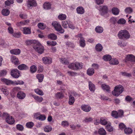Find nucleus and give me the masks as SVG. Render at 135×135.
<instances>
[{
    "mask_svg": "<svg viewBox=\"0 0 135 135\" xmlns=\"http://www.w3.org/2000/svg\"><path fill=\"white\" fill-rule=\"evenodd\" d=\"M5 4L7 6H9L11 4H12L14 3L13 0H7L5 2Z\"/></svg>",
    "mask_w": 135,
    "mask_h": 135,
    "instance_id": "nucleus-49",
    "label": "nucleus"
},
{
    "mask_svg": "<svg viewBox=\"0 0 135 135\" xmlns=\"http://www.w3.org/2000/svg\"><path fill=\"white\" fill-rule=\"evenodd\" d=\"M80 46L82 47H84L85 45V40L84 39L80 40Z\"/></svg>",
    "mask_w": 135,
    "mask_h": 135,
    "instance_id": "nucleus-50",
    "label": "nucleus"
},
{
    "mask_svg": "<svg viewBox=\"0 0 135 135\" xmlns=\"http://www.w3.org/2000/svg\"><path fill=\"white\" fill-rule=\"evenodd\" d=\"M94 73V70L93 68H90L87 71V73L89 76H92Z\"/></svg>",
    "mask_w": 135,
    "mask_h": 135,
    "instance_id": "nucleus-25",
    "label": "nucleus"
},
{
    "mask_svg": "<svg viewBox=\"0 0 135 135\" xmlns=\"http://www.w3.org/2000/svg\"><path fill=\"white\" fill-rule=\"evenodd\" d=\"M44 8L45 9H49L51 8V5L49 2H45L43 5Z\"/></svg>",
    "mask_w": 135,
    "mask_h": 135,
    "instance_id": "nucleus-30",
    "label": "nucleus"
},
{
    "mask_svg": "<svg viewBox=\"0 0 135 135\" xmlns=\"http://www.w3.org/2000/svg\"><path fill=\"white\" fill-rule=\"evenodd\" d=\"M55 97L56 98L58 99H62L63 97V95L62 93L58 92L56 93L55 95Z\"/></svg>",
    "mask_w": 135,
    "mask_h": 135,
    "instance_id": "nucleus-36",
    "label": "nucleus"
},
{
    "mask_svg": "<svg viewBox=\"0 0 135 135\" xmlns=\"http://www.w3.org/2000/svg\"><path fill=\"white\" fill-rule=\"evenodd\" d=\"M45 119L46 117L44 115L40 114L38 119L42 121L44 120Z\"/></svg>",
    "mask_w": 135,
    "mask_h": 135,
    "instance_id": "nucleus-63",
    "label": "nucleus"
},
{
    "mask_svg": "<svg viewBox=\"0 0 135 135\" xmlns=\"http://www.w3.org/2000/svg\"><path fill=\"white\" fill-rule=\"evenodd\" d=\"M16 128L18 130L20 131H22L23 129V126L21 124H18L16 126Z\"/></svg>",
    "mask_w": 135,
    "mask_h": 135,
    "instance_id": "nucleus-56",
    "label": "nucleus"
},
{
    "mask_svg": "<svg viewBox=\"0 0 135 135\" xmlns=\"http://www.w3.org/2000/svg\"><path fill=\"white\" fill-rule=\"evenodd\" d=\"M34 91L36 93L40 95H43L44 94V93L42 91L39 89H35Z\"/></svg>",
    "mask_w": 135,
    "mask_h": 135,
    "instance_id": "nucleus-43",
    "label": "nucleus"
},
{
    "mask_svg": "<svg viewBox=\"0 0 135 135\" xmlns=\"http://www.w3.org/2000/svg\"><path fill=\"white\" fill-rule=\"evenodd\" d=\"M18 68L21 70H26L28 69L27 66L24 64H22L19 65L18 67Z\"/></svg>",
    "mask_w": 135,
    "mask_h": 135,
    "instance_id": "nucleus-21",
    "label": "nucleus"
},
{
    "mask_svg": "<svg viewBox=\"0 0 135 135\" xmlns=\"http://www.w3.org/2000/svg\"><path fill=\"white\" fill-rule=\"evenodd\" d=\"M2 15L4 16H7L9 14L10 11L8 9H4L2 10Z\"/></svg>",
    "mask_w": 135,
    "mask_h": 135,
    "instance_id": "nucleus-34",
    "label": "nucleus"
},
{
    "mask_svg": "<svg viewBox=\"0 0 135 135\" xmlns=\"http://www.w3.org/2000/svg\"><path fill=\"white\" fill-rule=\"evenodd\" d=\"M7 73V71L5 70H1L0 72V76H4L6 75Z\"/></svg>",
    "mask_w": 135,
    "mask_h": 135,
    "instance_id": "nucleus-54",
    "label": "nucleus"
},
{
    "mask_svg": "<svg viewBox=\"0 0 135 135\" xmlns=\"http://www.w3.org/2000/svg\"><path fill=\"white\" fill-rule=\"evenodd\" d=\"M81 109L85 112H88L90 110L91 108L90 106L88 105L83 104L81 105Z\"/></svg>",
    "mask_w": 135,
    "mask_h": 135,
    "instance_id": "nucleus-13",
    "label": "nucleus"
},
{
    "mask_svg": "<svg viewBox=\"0 0 135 135\" xmlns=\"http://www.w3.org/2000/svg\"><path fill=\"white\" fill-rule=\"evenodd\" d=\"M95 30L96 32L100 33L103 32V29L102 27L97 26L95 28Z\"/></svg>",
    "mask_w": 135,
    "mask_h": 135,
    "instance_id": "nucleus-35",
    "label": "nucleus"
},
{
    "mask_svg": "<svg viewBox=\"0 0 135 135\" xmlns=\"http://www.w3.org/2000/svg\"><path fill=\"white\" fill-rule=\"evenodd\" d=\"M83 66L82 64L78 62H75V70L81 69H82Z\"/></svg>",
    "mask_w": 135,
    "mask_h": 135,
    "instance_id": "nucleus-18",
    "label": "nucleus"
},
{
    "mask_svg": "<svg viewBox=\"0 0 135 135\" xmlns=\"http://www.w3.org/2000/svg\"><path fill=\"white\" fill-rule=\"evenodd\" d=\"M61 125L64 127H67L69 125V123L66 121H64L62 122Z\"/></svg>",
    "mask_w": 135,
    "mask_h": 135,
    "instance_id": "nucleus-62",
    "label": "nucleus"
},
{
    "mask_svg": "<svg viewBox=\"0 0 135 135\" xmlns=\"http://www.w3.org/2000/svg\"><path fill=\"white\" fill-rule=\"evenodd\" d=\"M112 13L115 15H117L119 13V10L117 8H113L112 10Z\"/></svg>",
    "mask_w": 135,
    "mask_h": 135,
    "instance_id": "nucleus-27",
    "label": "nucleus"
},
{
    "mask_svg": "<svg viewBox=\"0 0 135 135\" xmlns=\"http://www.w3.org/2000/svg\"><path fill=\"white\" fill-rule=\"evenodd\" d=\"M100 14L102 16H104L107 13L108 8L107 6H101L99 7Z\"/></svg>",
    "mask_w": 135,
    "mask_h": 135,
    "instance_id": "nucleus-5",
    "label": "nucleus"
},
{
    "mask_svg": "<svg viewBox=\"0 0 135 135\" xmlns=\"http://www.w3.org/2000/svg\"><path fill=\"white\" fill-rule=\"evenodd\" d=\"M75 99L74 97L71 95H70L69 96V104L70 105H73L74 103Z\"/></svg>",
    "mask_w": 135,
    "mask_h": 135,
    "instance_id": "nucleus-23",
    "label": "nucleus"
},
{
    "mask_svg": "<svg viewBox=\"0 0 135 135\" xmlns=\"http://www.w3.org/2000/svg\"><path fill=\"white\" fill-rule=\"evenodd\" d=\"M103 48L102 46L100 44H98L95 46L96 50L98 51H101L103 49Z\"/></svg>",
    "mask_w": 135,
    "mask_h": 135,
    "instance_id": "nucleus-32",
    "label": "nucleus"
},
{
    "mask_svg": "<svg viewBox=\"0 0 135 135\" xmlns=\"http://www.w3.org/2000/svg\"><path fill=\"white\" fill-rule=\"evenodd\" d=\"M126 22V20L123 18H122L119 19L117 22V23L118 24H125Z\"/></svg>",
    "mask_w": 135,
    "mask_h": 135,
    "instance_id": "nucleus-57",
    "label": "nucleus"
},
{
    "mask_svg": "<svg viewBox=\"0 0 135 135\" xmlns=\"http://www.w3.org/2000/svg\"><path fill=\"white\" fill-rule=\"evenodd\" d=\"M121 73L123 76H126L128 77L131 76V75L130 73H127L125 72H121Z\"/></svg>",
    "mask_w": 135,
    "mask_h": 135,
    "instance_id": "nucleus-61",
    "label": "nucleus"
},
{
    "mask_svg": "<svg viewBox=\"0 0 135 135\" xmlns=\"http://www.w3.org/2000/svg\"><path fill=\"white\" fill-rule=\"evenodd\" d=\"M111 115L112 117L115 118H117L118 117V113L116 111H112V112Z\"/></svg>",
    "mask_w": 135,
    "mask_h": 135,
    "instance_id": "nucleus-51",
    "label": "nucleus"
},
{
    "mask_svg": "<svg viewBox=\"0 0 135 135\" xmlns=\"http://www.w3.org/2000/svg\"><path fill=\"white\" fill-rule=\"evenodd\" d=\"M76 11L77 13L80 14H83L85 12L84 8L80 6L78 7L76 9Z\"/></svg>",
    "mask_w": 135,
    "mask_h": 135,
    "instance_id": "nucleus-16",
    "label": "nucleus"
},
{
    "mask_svg": "<svg viewBox=\"0 0 135 135\" xmlns=\"http://www.w3.org/2000/svg\"><path fill=\"white\" fill-rule=\"evenodd\" d=\"M68 68L72 70H75V63H72L68 66Z\"/></svg>",
    "mask_w": 135,
    "mask_h": 135,
    "instance_id": "nucleus-55",
    "label": "nucleus"
},
{
    "mask_svg": "<svg viewBox=\"0 0 135 135\" xmlns=\"http://www.w3.org/2000/svg\"><path fill=\"white\" fill-rule=\"evenodd\" d=\"M26 126L29 128H31L34 125L33 123L32 122H30L27 123L26 124Z\"/></svg>",
    "mask_w": 135,
    "mask_h": 135,
    "instance_id": "nucleus-60",
    "label": "nucleus"
},
{
    "mask_svg": "<svg viewBox=\"0 0 135 135\" xmlns=\"http://www.w3.org/2000/svg\"><path fill=\"white\" fill-rule=\"evenodd\" d=\"M60 59L61 62L64 64L67 65L69 63L68 61L65 58H60Z\"/></svg>",
    "mask_w": 135,
    "mask_h": 135,
    "instance_id": "nucleus-48",
    "label": "nucleus"
},
{
    "mask_svg": "<svg viewBox=\"0 0 135 135\" xmlns=\"http://www.w3.org/2000/svg\"><path fill=\"white\" fill-rule=\"evenodd\" d=\"M34 49L38 53L42 54L44 51V47L40 43L35 44L33 46Z\"/></svg>",
    "mask_w": 135,
    "mask_h": 135,
    "instance_id": "nucleus-4",
    "label": "nucleus"
},
{
    "mask_svg": "<svg viewBox=\"0 0 135 135\" xmlns=\"http://www.w3.org/2000/svg\"><path fill=\"white\" fill-rule=\"evenodd\" d=\"M132 129L129 128H126L124 129L125 133L127 134H130L132 132Z\"/></svg>",
    "mask_w": 135,
    "mask_h": 135,
    "instance_id": "nucleus-41",
    "label": "nucleus"
},
{
    "mask_svg": "<svg viewBox=\"0 0 135 135\" xmlns=\"http://www.w3.org/2000/svg\"><path fill=\"white\" fill-rule=\"evenodd\" d=\"M11 61L15 65H18L19 64V60L17 57L14 56H11Z\"/></svg>",
    "mask_w": 135,
    "mask_h": 135,
    "instance_id": "nucleus-14",
    "label": "nucleus"
},
{
    "mask_svg": "<svg viewBox=\"0 0 135 135\" xmlns=\"http://www.w3.org/2000/svg\"><path fill=\"white\" fill-rule=\"evenodd\" d=\"M1 81L7 85H14L15 83L12 81L4 78L2 79Z\"/></svg>",
    "mask_w": 135,
    "mask_h": 135,
    "instance_id": "nucleus-12",
    "label": "nucleus"
},
{
    "mask_svg": "<svg viewBox=\"0 0 135 135\" xmlns=\"http://www.w3.org/2000/svg\"><path fill=\"white\" fill-rule=\"evenodd\" d=\"M52 25L54 27L55 29L60 33H62L64 32V30L61 27L60 24L57 22H53Z\"/></svg>",
    "mask_w": 135,
    "mask_h": 135,
    "instance_id": "nucleus-3",
    "label": "nucleus"
},
{
    "mask_svg": "<svg viewBox=\"0 0 135 135\" xmlns=\"http://www.w3.org/2000/svg\"><path fill=\"white\" fill-rule=\"evenodd\" d=\"M6 121L7 123L11 124H13L15 122L14 118L12 117L9 116L6 118Z\"/></svg>",
    "mask_w": 135,
    "mask_h": 135,
    "instance_id": "nucleus-15",
    "label": "nucleus"
},
{
    "mask_svg": "<svg viewBox=\"0 0 135 135\" xmlns=\"http://www.w3.org/2000/svg\"><path fill=\"white\" fill-rule=\"evenodd\" d=\"M20 52V50L18 49L12 50L10 51V52L11 54L16 55L19 54Z\"/></svg>",
    "mask_w": 135,
    "mask_h": 135,
    "instance_id": "nucleus-20",
    "label": "nucleus"
},
{
    "mask_svg": "<svg viewBox=\"0 0 135 135\" xmlns=\"http://www.w3.org/2000/svg\"><path fill=\"white\" fill-rule=\"evenodd\" d=\"M1 91L3 93L6 95H7L8 94V91L6 87H3L1 89Z\"/></svg>",
    "mask_w": 135,
    "mask_h": 135,
    "instance_id": "nucleus-45",
    "label": "nucleus"
},
{
    "mask_svg": "<svg viewBox=\"0 0 135 135\" xmlns=\"http://www.w3.org/2000/svg\"><path fill=\"white\" fill-rule=\"evenodd\" d=\"M66 45L71 48H74L75 47V45L72 42H67L66 43Z\"/></svg>",
    "mask_w": 135,
    "mask_h": 135,
    "instance_id": "nucleus-46",
    "label": "nucleus"
},
{
    "mask_svg": "<svg viewBox=\"0 0 135 135\" xmlns=\"http://www.w3.org/2000/svg\"><path fill=\"white\" fill-rule=\"evenodd\" d=\"M11 76L14 78H18L20 76L19 71L17 69H12L11 72Z\"/></svg>",
    "mask_w": 135,
    "mask_h": 135,
    "instance_id": "nucleus-7",
    "label": "nucleus"
},
{
    "mask_svg": "<svg viewBox=\"0 0 135 135\" xmlns=\"http://www.w3.org/2000/svg\"><path fill=\"white\" fill-rule=\"evenodd\" d=\"M32 96L34 98L35 100L37 102L40 103L43 100V98L41 97L35 96L33 95H32Z\"/></svg>",
    "mask_w": 135,
    "mask_h": 135,
    "instance_id": "nucleus-19",
    "label": "nucleus"
},
{
    "mask_svg": "<svg viewBox=\"0 0 135 135\" xmlns=\"http://www.w3.org/2000/svg\"><path fill=\"white\" fill-rule=\"evenodd\" d=\"M127 43L126 42H122L120 41H118V45L121 47H124L126 46Z\"/></svg>",
    "mask_w": 135,
    "mask_h": 135,
    "instance_id": "nucleus-37",
    "label": "nucleus"
},
{
    "mask_svg": "<svg viewBox=\"0 0 135 135\" xmlns=\"http://www.w3.org/2000/svg\"><path fill=\"white\" fill-rule=\"evenodd\" d=\"M101 87L104 90H105L108 92H109L110 91V88L109 85L105 84H102Z\"/></svg>",
    "mask_w": 135,
    "mask_h": 135,
    "instance_id": "nucleus-17",
    "label": "nucleus"
},
{
    "mask_svg": "<svg viewBox=\"0 0 135 135\" xmlns=\"http://www.w3.org/2000/svg\"><path fill=\"white\" fill-rule=\"evenodd\" d=\"M47 43L48 45L54 46L55 45L57 44L56 42L54 41H48L47 42Z\"/></svg>",
    "mask_w": 135,
    "mask_h": 135,
    "instance_id": "nucleus-58",
    "label": "nucleus"
},
{
    "mask_svg": "<svg viewBox=\"0 0 135 135\" xmlns=\"http://www.w3.org/2000/svg\"><path fill=\"white\" fill-rule=\"evenodd\" d=\"M68 24L67 22L65 21H63L62 22V26L65 28H66L68 27Z\"/></svg>",
    "mask_w": 135,
    "mask_h": 135,
    "instance_id": "nucleus-59",
    "label": "nucleus"
},
{
    "mask_svg": "<svg viewBox=\"0 0 135 135\" xmlns=\"http://www.w3.org/2000/svg\"><path fill=\"white\" fill-rule=\"evenodd\" d=\"M89 86L90 90L91 91L94 92L95 89V86L91 81L89 82Z\"/></svg>",
    "mask_w": 135,
    "mask_h": 135,
    "instance_id": "nucleus-24",
    "label": "nucleus"
},
{
    "mask_svg": "<svg viewBox=\"0 0 135 135\" xmlns=\"http://www.w3.org/2000/svg\"><path fill=\"white\" fill-rule=\"evenodd\" d=\"M29 20H26L24 21H21L17 24L18 26H21L23 25H26L29 22Z\"/></svg>",
    "mask_w": 135,
    "mask_h": 135,
    "instance_id": "nucleus-28",
    "label": "nucleus"
},
{
    "mask_svg": "<svg viewBox=\"0 0 135 135\" xmlns=\"http://www.w3.org/2000/svg\"><path fill=\"white\" fill-rule=\"evenodd\" d=\"M48 37L49 38L53 40H56L57 38V36L54 34L53 33L49 35Z\"/></svg>",
    "mask_w": 135,
    "mask_h": 135,
    "instance_id": "nucleus-29",
    "label": "nucleus"
},
{
    "mask_svg": "<svg viewBox=\"0 0 135 135\" xmlns=\"http://www.w3.org/2000/svg\"><path fill=\"white\" fill-rule=\"evenodd\" d=\"M103 59L105 61H110L112 59V57L109 55H106L104 56L103 57Z\"/></svg>",
    "mask_w": 135,
    "mask_h": 135,
    "instance_id": "nucleus-31",
    "label": "nucleus"
},
{
    "mask_svg": "<svg viewBox=\"0 0 135 135\" xmlns=\"http://www.w3.org/2000/svg\"><path fill=\"white\" fill-rule=\"evenodd\" d=\"M36 77L38 79L39 82H41L43 81L44 75L43 74H38L37 75Z\"/></svg>",
    "mask_w": 135,
    "mask_h": 135,
    "instance_id": "nucleus-33",
    "label": "nucleus"
},
{
    "mask_svg": "<svg viewBox=\"0 0 135 135\" xmlns=\"http://www.w3.org/2000/svg\"><path fill=\"white\" fill-rule=\"evenodd\" d=\"M129 61L132 62H135V56L131 54L128 55L126 56L124 61L126 62Z\"/></svg>",
    "mask_w": 135,
    "mask_h": 135,
    "instance_id": "nucleus-6",
    "label": "nucleus"
},
{
    "mask_svg": "<svg viewBox=\"0 0 135 135\" xmlns=\"http://www.w3.org/2000/svg\"><path fill=\"white\" fill-rule=\"evenodd\" d=\"M58 18L61 20H65L66 19V16L64 14H62L58 16Z\"/></svg>",
    "mask_w": 135,
    "mask_h": 135,
    "instance_id": "nucleus-38",
    "label": "nucleus"
},
{
    "mask_svg": "<svg viewBox=\"0 0 135 135\" xmlns=\"http://www.w3.org/2000/svg\"><path fill=\"white\" fill-rule=\"evenodd\" d=\"M125 12L126 14H129L133 12L132 9L130 7L126 8L125 9Z\"/></svg>",
    "mask_w": 135,
    "mask_h": 135,
    "instance_id": "nucleus-44",
    "label": "nucleus"
},
{
    "mask_svg": "<svg viewBox=\"0 0 135 135\" xmlns=\"http://www.w3.org/2000/svg\"><path fill=\"white\" fill-rule=\"evenodd\" d=\"M52 129V128L50 126H46L44 128V131L47 132H49L51 131Z\"/></svg>",
    "mask_w": 135,
    "mask_h": 135,
    "instance_id": "nucleus-52",
    "label": "nucleus"
},
{
    "mask_svg": "<svg viewBox=\"0 0 135 135\" xmlns=\"http://www.w3.org/2000/svg\"><path fill=\"white\" fill-rule=\"evenodd\" d=\"M25 93L22 91H19L17 94V97L20 99H23L26 97Z\"/></svg>",
    "mask_w": 135,
    "mask_h": 135,
    "instance_id": "nucleus-10",
    "label": "nucleus"
},
{
    "mask_svg": "<svg viewBox=\"0 0 135 135\" xmlns=\"http://www.w3.org/2000/svg\"><path fill=\"white\" fill-rule=\"evenodd\" d=\"M118 36L120 39L127 40L130 37V35L127 30H124L119 32L118 34Z\"/></svg>",
    "mask_w": 135,
    "mask_h": 135,
    "instance_id": "nucleus-1",
    "label": "nucleus"
},
{
    "mask_svg": "<svg viewBox=\"0 0 135 135\" xmlns=\"http://www.w3.org/2000/svg\"><path fill=\"white\" fill-rule=\"evenodd\" d=\"M125 100L129 102L133 100V99L131 97L129 96H127L125 98Z\"/></svg>",
    "mask_w": 135,
    "mask_h": 135,
    "instance_id": "nucleus-64",
    "label": "nucleus"
},
{
    "mask_svg": "<svg viewBox=\"0 0 135 135\" xmlns=\"http://www.w3.org/2000/svg\"><path fill=\"white\" fill-rule=\"evenodd\" d=\"M119 63L118 60L116 59H112L109 61L110 64L112 65H117Z\"/></svg>",
    "mask_w": 135,
    "mask_h": 135,
    "instance_id": "nucleus-22",
    "label": "nucleus"
},
{
    "mask_svg": "<svg viewBox=\"0 0 135 135\" xmlns=\"http://www.w3.org/2000/svg\"><path fill=\"white\" fill-rule=\"evenodd\" d=\"M37 6V4L35 0H28L27 7L29 9H31L33 7Z\"/></svg>",
    "mask_w": 135,
    "mask_h": 135,
    "instance_id": "nucleus-8",
    "label": "nucleus"
},
{
    "mask_svg": "<svg viewBox=\"0 0 135 135\" xmlns=\"http://www.w3.org/2000/svg\"><path fill=\"white\" fill-rule=\"evenodd\" d=\"M36 70L37 68L35 65H32L30 67V71L32 73H35L36 71Z\"/></svg>",
    "mask_w": 135,
    "mask_h": 135,
    "instance_id": "nucleus-47",
    "label": "nucleus"
},
{
    "mask_svg": "<svg viewBox=\"0 0 135 135\" xmlns=\"http://www.w3.org/2000/svg\"><path fill=\"white\" fill-rule=\"evenodd\" d=\"M124 88L123 86L119 85L115 86L114 90L112 91V94L115 96H118L123 91Z\"/></svg>",
    "mask_w": 135,
    "mask_h": 135,
    "instance_id": "nucleus-2",
    "label": "nucleus"
},
{
    "mask_svg": "<svg viewBox=\"0 0 135 135\" xmlns=\"http://www.w3.org/2000/svg\"><path fill=\"white\" fill-rule=\"evenodd\" d=\"M22 31L25 35L30 34L31 33V28L29 27H24L23 28Z\"/></svg>",
    "mask_w": 135,
    "mask_h": 135,
    "instance_id": "nucleus-11",
    "label": "nucleus"
},
{
    "mask_svg": "<svg viewBox=\"0 0 135 135\" xmlns=\"http://www.w3.org/2000/svg\"><path fill=\"white\" fill-rule=\"evenodd\" d=\"M100 123L103 125H105L107 123V120L103 118H101L100 120Z\"/></svg>",
    "mask_w": 135,
    "mask_h": 135,
    "instance_id": "nucleus-39",
    "label": "nucleus"
},
{
    "mask_svg": "<svg viewBox=\"0 0 135 135\" xmlns=\"http://www.w3.org/2000/svg\"><path fill=\"white\" fill-rule=\"evenodd\" d=\"M38 27L42 30L44 29L46 27V25L43 23H39L37 25Z\"/></svg>",
    "mask_w": 135,
    "mask_h": 135,
    "instance_id": "nucleus-42",
    "label": "nucleus"
},
{
    "mask_svg": "<svg viewBox=\"0 0 135 135\" xmlns=\"http://www.w3.org/2000/svg\"><path fill=\"white\" fill-rule=\"evenodd\" d=\"M98 133L100 135H106L107 134V133L105 130L102 128L99 129Z\"/></svg>",
    "mask_w": 135,
    "mask_h": 135,
    "instance_id": "nucleus-26",
    "label": "nucleus"
},
{
    "mask_svg": "<svg viewBox=\"0 0 135 135\" xmlns=\"http://www.w3.org/2000/svg\"><path fill=\"white\" fill-rule=\"evenodd\" d=\"M106 128L107 130L109 132H112L113 130V128L110 125L108 124L106 126Z\"/></svg>",
    "mask_w": 135,
    "mask_h": 135,
    "instance_id": "nucleus-53",
    "label": "nucleus"
},
{
    "mask_svg": "<svg viewBox=\"0 0 135 135\" xmlns=\"http://www.w3.org/2000/svg\"><path fill=\"white\" fill-rule=\"evenodd\" d=\"M43 62L45 64H49L52 62V59L50 57H45L42 58Z\"/></svg>",
    "mask_w": 135,
    "mask_h": 135,
    "instance_id": "nucleus-9",
    "label": "nucleus"
},
{
    "mask_svg": "<svg viewBox=\"0 0 135 135\" xmlns=\"http://www.w3.org/2000/svg\"><path fill=\"white\" fill-rule=\"evenodd\" d=\"M93 120L91 117H87L85 118L83 121L85 123H89L91 122Z\"/></svg>",
    "mask_w": 135,
    "mask_h": 135,
    "instance_id": "nucleus-40",
    "label": "nucleus"
}]
</instances>
